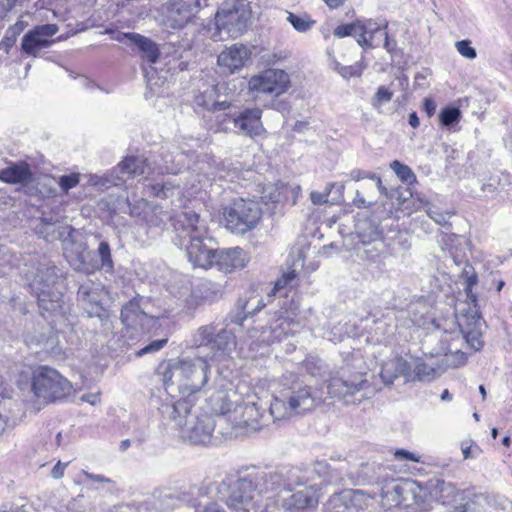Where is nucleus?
I'll return each mask as SVG.
<instances>
[{"label": "nucleus", "instance_id": "43", "mask_svg": "<svg viewBox=\"0 0 512 512\" xmlns=\"http://www.w3.org/2000/svg\"><path fill=\"white\" fill-rule=\"evenodd\" d=\"M414 373L419 381H431L437 376L436 368L420 360L415 364Z\"/></svg>", "mask_w": 512, "mask_h": 512}, {"label": "nucleus", "instance_id": "9", "mask_svg": "<svg viewBox=\"0 0 512 512\" xmlns=\"http://www.w3.org/2000/svg\"><path fill=\"white\" fill-rule=\"evenodd\" d=\"M327 389L332 397L342 399L346 405L360 404L375 394V389L362 373L345 377V372H343L342 376L329 380Z\"/></svg>", "mask_w": 512, "mask_h": 512}, {"label": "nucleus", "instance_id": "20", "mask_svg": "<svg viewBox=\"0 0 512 512\" xmlns=\"http://www.w3.org/2000/svg\"><path fill=\"white\" fill-rule=\"evenodd\" d=\"M249 260L248 253L241 247L216 249L213 267H216L225 274H229L246 267Z\"/></svg>", "mask_w": 512, "mask_h": 512}, {"label": "nucleus", "instance_id": "47", "mask_svg": "<svg viewBox=\"0 0 512 512\" xmlns=\"http://www.w3.org/2000/svg\"><path fill=\"white\" fill-rule=\"evenodd\" d=\"M459 495V490L452 483L443 482L440 486V496L443 504H449L456 501V497Z\"/></svg>", "mask_w": 512, "mask_h": 512}, {"label": "nucleus", "instance_id": "64", "mask_svg": "<svg viewBox=\"0 0 512 512\" xmlns=\"http://www.w3.org/2000/svg\"><path fill=\"white\" fill-rule=\"evenodd\" d=\"M423 108L427 115L431 117L436 111V103L430 98H425L423 101Z\"/></svg>", "mask_w": 512, "mask_h": 512}, {"label": "nucleus", "instance_id": "14", "mask_svg": "<svg viewBox=\"0 0 512 512\" xmlns=\"http://www.w3.org/2000/svg\"><path fill=\"white\" fill-rule=\"evenodd\" d=\"M59 28L56 24H42L30 29L21 40L22 51L32 57H39L41 51L50 48Z\"/></svg>", "mask_w": 512, "mask_h": 512}, {"label": "nucleus", "instance_id": "61", "mask_svg": "<svg viewBox=\"0 0 512 512\" xmlns=\"http://www.w3.org/2000/svg\"><path fill=\"white\" fill-rule=\"evenodd\" d=\"M395 457L400 460H408L412 462H419V457L415 456L413 453L407 450H397L395 452Z\"/></svg>", "mask_w": 512, "mask_h": 512}, {"label": "nucleus", "instance_id": "23", "mask_svg": "<svg viewBox=\"0 0 512 512\" xmlns=\"http://www.w3.org/2000/svg\"><path fill=\"white\" fill-rule=\"evenodd\" d=\"M329 470V465L325 462H317L314 469L292 467L289 469L281 470L283 477V489L292 491L294 488L306 485L313 479L312 474H326Z\"/></svg>", "mask_w": 512, "mask_h": 512}, {"label": "nucleus", "instance_id": "38", "mask_svg": "<svg viewBox=\"0 0 512 512\" xmlns=\"http://www.w3.org/2000/svg\"><path fill=\"white\" fill-rule=\"evenodd\" d=\"M183 159L184 154L183 153H176L174 154H166L163 156V165L159 167L161 173H171V174H177L180 172L182 166H183Z\"/></svg>", "mask_w": 512, "mask_h": 512}, {"label": "nucleus", "instance_id": "15", "mask_svg": "<svg viewBox=\"0 0 512 512\" xmlns=\"http://www.w3.org/2000/svg\"><path fill=\"white\" fill-rule=\"evenodd\" d=\"M289 87L290 77L280 69H267L249 81L250 90L275 96L285 93Z\"/></svg>", "mask_w": 512, "mask_h": 512}, {"label": "nucleus", "instance_id": "50", "mask_svg": "<svg viewBox=\"0 0 512 512\" xmlns=\"http://www.w3.org/2000/svg\"><path fill=\"white\" fill-rule=\"evenodd\" d=\"M334 35L338 38H343L347 36H354L358 37V28H357V21L349 24H342L337 26L334 29Z\"/></svg>", "mask_w": 512, "mask_h": 512}, {"label": "nucleus", "instance_id": "30", "mask_svg": "<svg viewBox=\"0 0 512 512\" xmlns=\"http://www.w3.org/2000/svg\"><path fill=\"white\" fill-rule=\"evenodd\" d=\"M124 37L133 43L142 53V57L151 64L158 63L161 56L158 45L150 38L138 33H125Z\"/></svg>", "mask_w": 512, "mask_h": 512}, {"label": "nucleus", "instance_id": "24", "mask_svg": "<svg viewBox=\"0 0 512 512\" xmlns=\"http://www.w3.org/2000/svg\"><path fill=\"white\" fill-rule=\"evenodd\" d=\"M260 409L256 402H241L239 406H235L234 408L232 424L237 427L261 428L265 425V421H261L265 415Z\"/></svg>", "mask_w": 512, "mask_h": 512}, {"label": "nucleus", "instance_id": "35", "mask_svg": "<svg viewBox=\"0 0 512 512\" xmlns=\"http://www.w3.org/2000/svg\"><path fill=\"white\" fill-rule=\"evenodd\" d=\"M28 23L19 19L14 25L10 26L0 42V50L8 53L16 42L17 37L27 27Z\"/></svg>", "mask_w": 512, "mask_h": 512}, {"label": "nucleus", "instance_id": "3", "mask_svg": "<svg viewBox=\"0 0 512 512\" xmlns=\"http://www.w3.org/2000/svg\"><path fill=\"white\" fill-rule=\"evenodd\" d=\"M195 403L192 398H179L164 403L160 412L179 431L181 438L194 445H207L212 439L215 421L207 413H197Z\"/></svg>", "mask_w": 512, "mask_h": 512}, {"label": "nucleus", "instance_id": "45", "mask_svg": "<svg viewBox=\"0 0 512 512\" xmlns=\"http://www.w3.org/2000/svg\"><path fill=\"white\" fill-rule=\"evenodd\" d=\"M304 367L311 376H323L326 372L324 362L314 356H309L304 360Z\"/></svg>", "mask_w": 512, "mask_h": 512}, {"label": "nucleus", "instance_id": "57", "mask_svg": "<svg viewBox=\"0 0 512 512\" xmlns=\"http://www.w3.org/2000/svg\"><path fill=\"white\" fill-rule=\"evenodd\" d=\"M167 339L154 340L150 344L146 345L142 349L136 352L137 356H143L145 354L155 353L162 349L167 343Z\"/></svg>", "mask_w": 512, "mask_h": 512}, {"label": "nucleus", "instance_id": "42", "mask_svg": "<svg viewBox=\"0 0 512 512\" xmlns=\"http://www.w3.org/2000/svg\"><path fill=\"white\" fill-rule=\"evenodd\" d=\"M440 122L445 127H452L461 119V111L457 107H445L439 114Z\"/></svg>", "mask_w": 512, "mask_h": 512}, {"label": "nucleus", "instance_id": "11", "mask_svg": "<svg viewBox=\"0 0 512 512\" xmlns=\"http://www.w3.org/2000/svg\"><path fill=\"white\" fill-rule=\"evenodd\" d=\"M225 226L236 234L254 230L262 218L259 204L253 200L237 199L224 210Z\"/></svg>", "mask_w": 512, "mask_h": 512}, {"label": "nucleus", "instance_id": "52", "mask_svg": "<svg viewBox=\"0 0 512 512\" xmlns=\"http://www.w3.org/2000/svg\"><path fill=\"white\" fill-rule=\"evenodd\" d=\"M238 307L241 308V313H238L234 318L232 319L233 322L237 324H242V321L250 314L254 313L256 310L260 308L258 305L256 308L250 307V301H238Z\"/></svg>", "mask_w": 512, "mask_h": 512}, {"label": "nucleus", "instance_id": "46", "mask_svg": "<svg viewBox=\"0 0 512 512\" xmlns=\"http://www.w3.org/2000/svg\"><path fill=\"white\" fill-rule=\"evenodd\" d=\"M390 167L403 182L411 183L415 179L413 171L407 165H404L397 160L393 161Z\"/></svg>", "mask_w": 512, "mask_h": 512}, {"label": "nucleus", "instance_id": "40", "mask_svg": "<svg viewBox=\"0 0 512 512\" xmlns=\"http://www.w3.org/2000/svg\"><path fill=\"white\" fill-rule=\"evenodd\" d=\"M350 177L354 181H360L362 179H370L373 181L371 183L372 190H379V192L383 195L388 194V190L386 187L383 186L381 178L374 173L365 172L363 170L356 169V170H352L350 172Z\"/></svg>", "mask_w": 512, "mask_h": 512}, {"label": "nucleus", "instance_id": "56", "mask_svg": "<svg viewBox=\"0 0 512 512\" xmlns=\"http://www.w3.org/2000/svg\"><path fill=\"white\" fill-rule=\"evenodd\" d=\"M393 92L390 91L385 86H380L377 89V92L375 93V96L373 98V105H381L383 103H387L392 99Z\"/></svg>", "mask_w": 512, "mask_h": 512}, {"label": "nucleus", "instance_id": "36", "mask_svg": "<svg viewBox=\"0 0 512 512\" xmlns=\"http://www.w3.org/2000/svg\"><path fill=\"white\" fill-rule=\"evenodd\" d=\"M75 270L85 274H92L97 270H101L98 261L93 259L92 253H81L78 255L76 263H71Z\"/></svg>", "mask_w": 512, "mask_h": 512}, {"label": "nucleus", "instance_id": "44", "mask_svg": "<svg viewBox=\"0 0 512 512\" xmlns=\"http://www.w3.org/2000/svg\"><path fill=\"white\" fill-rule=\"evenodd\" d=\"M150 194H153L160 198H167L173 195L174 190L177 188L170 182H161L155 184H148L145 186Z\"/></svg>", "mask_w": 512, "mask_h": 512}, {"label": "nucleus", "instance_id": "53", "mask_svg": "<svg viewBox=\"0 0 512 512\" xmlns=\"http://www.w3.org/2000/svg\"><path fill=\"white\" fill-rule=\"evenodd\" d=\"M427 214L438 225H449V219L451 216L449 212H443L438 210L437 208H429Z\"/></svg>", "mask_w": 512, "mask_h": 512}, {"label": "nucleus", "instance_id": "59", "mask_svg": "<svg viewBox=\"0 0 512 512\" xmlns=\"http://www.w3.org/2000/svg\"><path fill=\"white\" fill-rule=\"evenodd\" d=\"M329 186L333 187L334 184H330ZM330 189L331 188H329L325 193H321V192H317V191H312L310 193V199H311L312 203L314 205H322L324 203H327L328 202V196H329V193H330Z\"/></svg>", "mask_w": 512, "mask_h": 512}, {"label": "nucleus", "instance_id": "26", "mask_svg": "<svg viewBox=\"0 0 512 512\" xmlns=\"http://www.w3.org/2000/svg\"><path fill=\"white\" fill-rule=\"evenodd\" d=\"M72 228L54 217H42L35 226L34 231L47 242L62 239L66 234L70 235Z\"/></svg>", "mask_w": 512, "mask_h": 512}, {"label": "nucleus", "instance_id": "29", "mask_svg": "<svg viewBox=\"0 0 512 512\" xmlns=\"http://www.w3.org/2000/svg\"><path fill=\"white\" fill-rule=\"evenodd\" d=\"M159 63L163 65L161 71L165 70L166 73L171 75L184 71L187 68V62L183 60L182 46H176L173 43H167L163 47V51L159 58Z\"/></svg>", "mask_w": 512, "mask_h": 512}, {"label": "nucleus", "instance_id": "18", "mask_svg": "<svg viewBox=\"0 0 512 512\" xmlns=\"http://www.w3.org/2000/svg\"><path fill=\"white\" fill-rule=\"evenodd\" d=\"M102 294L103 287L100 283L87 280L80 285L77 297L90 317L97 316L102 322H108L109 318L101 304Z\"/></svg>", "mask_w": 512, "mask_h": 512}, {"label": "nucleus", "instance_id": "41", "mask_svg": "<svg viewBox=\"0 0 512 512\" xmlns=\"http://www.w3.org/2000/svg\"><path fill=\"white\" fill-rule=\"evenodd\" d=\"M296 281H297V273L295 270H291L287 273H284L281 277H279L276 280L271 293H269V296H271L272 294L273 295H276V294L286 295L287 288L293 287L296 284Z\"/></svg>", "mask_w": 512, "mask_h": 512}, {"label": "nucleus", "instance_id": "37", "mask_svg": "<svg viewBox=\"0 0 512 512\" xmlns=\"http://www.w3.org/2000/svg\"><path fill=\"white\" fill-rule=\"evenodd\" d=\"M96 252L99 256V260L97 261L100 269L107 273H112L114 271V263L109 243L107 241H101Z\"/></svg>", "mask_w": 512, "mask_h": 512}, {"label": "nucleus", "instance_id": "33", "mask_svg": "<svg viewBox=\"0 0 512 512\" xmlns=\"http://www.w3.org/2000/svg\"><path fill=\"white\" fill-rule=\"evenodd\" d=\"M33 174L25 162L15 163L0 171V180L9 184H26L32 180Z\"/></svg>", "mask_w": 512, "mask_h": 512}, {"label": "nucleus", "instance_id": "10", "mask_svg": "<svg viewBox=\"0 0 512 512\" xmlns=\"http://www.w3.org/2000/svg\"><path fill=\"white\" fill-rule=\"evenodd\" d=\"M72 385L56 369L40 366L32 379V391L44 402L61 400L71 393Z\"/></svg>", "mask_w": 512, "mask_h": 512}, {"label": "nucleus", "instance_id": "32", "mask_svg": "<svg viewBox=\"0 0 512 512\" xmlns=\"http://www.w3.org/2000/svg\"><path fill=\"white\" fill-rule=\"evenodd\" d=\"M121 321L127 327H142L145 321L152 320L140 308L139 300L134 298L126 303L121 310Z\"/></svg>", "mask_w": 512, "mask_h": 512}, {"label": "nucleus", "instance_id": "22", "mask_svg": "<svg viewBox=\"0 0 512 512\" xmlns=\"http://www.w3.org/2000/svg\"><path fill=\"white\" fill-rule=\"evenodd\" d=\"M388 22H377L373 19L357 20V43L364 49L378 47L381 43L382 33H385Z\"/></svg>", "mask_w": 512, "mask_h": 512}, {"label": "nucleus", "instance_id": "34", "mask_svg": "<svg viewBox=\"0 0 512 512\" xmlns=\"http://www.w3.org/2000/svg\"><path fill=\"white\" fill-rule=\"evenodd\" d=\"M239 397L236 394H233L231 397L226 393H218L214 398V406L213 409L216 413L226 416L228 421L232 423V415L235 406L240 405Z\"/></svg>", "mask_w": 512, "mask_h": 512}, {"label": "nucleus", "instance_id": "63", "mask_svg": "<svg viewBox=\"0 0 512 512\" xmlns=\"http://www.w3.org/2000/svg\"><path fill=\"white\" fill-rule=\"evenodd\" d=\"M67 465V463H62L61 461H58L57 464L52 469V477L55 479H60L63 476L64 470L67 467Z\"/></svg>", "mask_w": 512, "mask_h": 512}, {"label": "nucleus", "instance_id": "55", "mask_svg": "<svg viewBox=\"0 0 512 512\" xmlns=\"http://www.w3.org/2000/svg\"><path fill=\"white\" fill-rule=\"evenodd\" d=\"M398 376H407L410 373L411 366L407 360L402 357H395L390 360Z\"/></svg>", "mask_w": 512, "mask_h": 512}, {"label": "nucleus", "instance_id": "49", "mask_svg": "<svg viewBox=\"0 0 512 512\" xmlns=\"http://www.w3.org/2000/svg\"><path fill=\"white\" fill-rule=\"evenodd\" d=\"M80 182L79 173H71L69 175H62L58 179V185L61 190L67 193L70 189L76 187Z\"/></svg>", "mask_w": 512, "mask_h": 512}, {"label": "nucleus", "instance_id": "58", "mask_svg": "<svg viewBox=\"0 0 512 512\" xmlns=\"http://www.w3.org/2000/svg\"><path fill=\"white\" fill-rule=\"evenodd\" d=\"M376 203V200L375 199H369L367 200L362 192L360 190H357L356 191V196L355 198L353 199V204L357 207V208H370L372 207L374 204Z\"/></svg>", "mask_w": 512, "mask_h": 512}, {"label": "nucleus", "instance_id": "62", "mask_svg": "<svg viewBox=\"0 0 512 512\" xmlns=\"http://www.w3.org/2000/svg\"><path fill=\"white\" fill-rule=\"evenodd\" d=\"M348 333L349 332L347 329L345 331H343L342 328L338 329L337 327H335L333 330H331L328 333V339L331 341H341L343 338V335L348 334Z\"/></svg>", "mask_w": 512, "mask_h": 512}, {"label": "nucleus", "instance_id": "1", "mask_svg": "<svg viewBox=\"0 0 512 512\" xmlns=\"http://www.w3.org/2000/svg\"><path fill=\"white\" fill-rule=\"evenodd\" d=\"M230 488L226 505L232 512H279L278 493L283 489L280 471H253L233 482H222Z\"/></svg>", "mask_w": 512, "mask_h": 512}, {"label": "nucleus", "instance_id": "31", "mask_svg": "<svg viewBox=\"0 0 512 512\" xmlns=\"http://www.w3.org/2000/svg\"><path fill=\"white\" fill-rule=\"evenodd\" d=\"M325 512H359L356 493L351 490L334 494L326 504Z\"/></svg>", "mask_w": 512, "mask_h": 512}, {"label": "nucleus", "instance_id": "13", "mask_svg": "<svg viewBox=\"0 0 512 512\" xmlns=\"http://www.w3.org/2000/svg\"><path fill=\"white\" fill-rule=\"evenodd\" d=\"M201 8V0H169L164 6L163 25L173 30L183 29Z\"/></svg>", "mask_w": 512, "mask_h": 512}, {"label": "nucleus", "instance_id": "7", "mask_svg": "<svg viewBox=\"0 0 512 512\" xmlns=\"http://www.w3.org/2000/svg\"><path fill=\"white\" fill-rule=\"evenodd\" d=\"M251 17V7L247 0L225 2L215 15L216 34L219 40L239 37L246 29Z\"/></svg>", "mask_w": 512, "mask_h": 512}, {"label": "nucleus", "instance_id": "25", "mask_svg": "<svg viewBox=\"0 0 512 512\" xmlns=\"http://www.w3.org/2000/svg\"><path fill=\"white\" fill-rule=\"evenodd\" d=\"M249 57L250 51L246 46L234 44L218 55L217 63L225 72L231 74L242 68Z\"/></svg>", "mask_w": 512, "mask_h": 512}, {"label": "nucleus", "instance_id": "51", "mask_svg": "<svg viewBox=\"0 0 512 512\" xmlns=\"http://www.w3.org/2000/svg\"><path fill=\"white\" fill-rule=\"evenodd\" d=\"M455 47L458 53L468 59H475L477 56V52L475 48L471 46V42L469 40H461L455 43Z\"/></svg>", "mask_w": 512, "mask_h": 512}, {"label": "nucleus", "instance_id": "5", "mask_svg": "<svg viewBox=\"0 0 512 512\" xmlns=\"http://www.w3.org/2000/svg\"><path fill=\"white\" fill-rule=\"evenodd\" d=\"M210 365L207 357L175 358L163 361L157 367V375L168 391L176 386L181 398H192L197 401V393L208 381Z\"/></svg>", "mask_w": 512, "mask_h": 512}, {"label": "nucleus", "instance_id": "21", "mask_svg": "<svg viewBox=\"0 0 512 512\" xmlns=\"http://www.w3.org/2000/svg\"><path fill=\"white\" fill-rule=\"evenodd\" d=\"M319 490L317 484L306 486L296 491L287 498H282L279 512H293L295 510L316 507L319 502Z\"/></svg>", "mask_w": 512, "mask_h": 512}, {"label": "nucleus", "instance_id": "4", "mask_svg": "<svg viewBox=\"0 0 512 512\" xmlns=\"http://www.w3.org/2000/svg\"><path fill=\"white\" fill-rule=\"evenodd\" d=\"M60 276V269L50 260H44L38 264L36 273L29 283L42 316L52 318L50 324L56 331L62 330V327L67 325L66 321H69V306L64 302L63 294L55 289Z\"/></svg>", "mask_w": 512, "mask_h": 512}, {"label": "nucleus", "instance_id": "17", "mask_svg": "<svg viewBox=\"0 0 512 512\" xmlns=\"http://www.w3.org/2000/svg\"><path fill=\"white\" fill-rule=\"evenodd\" d=\"M459 329L470 348L479 351L483 347V321L475 308L461 310L457 315Z\"/></svg>", "mask_w": 512, "mask_h": 512}, {"label": "nucleus", "instance_id": "16", "mask_svg": "<svg viewBox=\"0 0 512 512\" xmlns=\"http://www.w3.org/2000/svg\"><path fill=\"white\" fill-rule=\"evenodd\" d=\"M150 173L151 168L146 159L130 156L126 157L111 171L108 175L107 182L111 185L118 186L126 179L130 178H139V181L148 179Z\"/></svg>", "mask_w": 512, "mask_h": 512}, {"label": "nucleus", "instance_id": "2", "mask_svg": "<svg viewBox=\"0 0 512 512\" xmlns=\"http://www.w3.org/2000/svg\"><path fill=\"white\" fill-rule=\"evenodd\" d=\"M174 228L175 245L185 251L188 261L194 267L212 268L216 243L209 235L205 221L197 213L185 211L177 217Z\"/></svg>", "mask_w": 512, "mask_h": 512}, {"label": "nucleus", "instance_id": "54", "mask_svg": "<svg viewBox=\"0 0 512 512\" xmlns=\"http://www.w3.org/2000/svg\"><path fill=\"white\" fill-rule=\"evenodd\" d=\"M380 376L383 382L387 385L392 384L394 380L399 377L396 371L394 370L390 360L382 365Z\"/></svg>", "mask_w": 512, "mask_h": 512}, {"label": "nucleus", "instance_id": "28", "mask_svg": "<svg viewBox=\"0 0 512 512\" xmlns=\"http://www.w3.org/2000/svg\"><path fill=\"white\" fill-rule=\"evenodd\" d=\"M417 484L413 480L405 479L395 483L391 489L384 492V498L392 501L391 505L399 506L409 505V501H414L417 497Z\"/></svg>", "mask_w": 512, "mask_h": 512}, {"label": "nucleus", "instance_id": "8", "mask_svg": "<svg viewBox=\"0 0 512 512\" xmlns=\"http://www.w3.org/2000/svg\"><path fill=\"white\" fill-rule=\"evenodd\" d=\"M234 106L227 109L228 112L216 116L217 128L223 132H234L247 137L260 136L265 132L260 108H245L240 111L233 110Z\"/></svg>", "mask_w": 512, "mask_h": 512}, {"label": "nucleus", "instance_id": "12", "mask_svg": "<svg viewBox=\"0 0 512 512\" xmlns=\"http://www.w3.org/2000/svg\"><path fill=\"white\" fill-rule=\"evenodd\" d=\"M192 345L195 347H208L213 356L227 354L235 345L234 334L223 328L218 330L215 324L199 327L192 336Z\"/></svg>", "mask_w": 512, "mask_h": 512}, {"label": "nucleus", "instance_id": "19", "mask_svg": "<svg viewBox=\"0 0 512 512\" xmlns=\"http://www.w3.org/2000/svg\"><path fill=\"white\" fill-rule=\"evenodd\" d=\"M282 314L283 312H280V315L268 327H262L260 335H258L259 330L257 328L249 330V337L269 345L292 335L294 333L292 330L293 321L283 317Z\"/></svg>", "mask_w": 512, "mask_h": 512}, {"label": "nucleus", "instance_id": "27", "mask_svg": "<svg viewBox=\"0 0 512 512\" xmlns=\"http://www.w3.org/2000/svg\"><path fill=\"white\" fill-rule=\"evenodd\" d=\"M196 109L223 113L232 107L231 102L218 101L217 86H206L204 90L199 91L194 97Z\"/></svg>", "mask_w": 512, "mask_h": 512}, {"label": "nucleus", "instance_id": "48", "mask_svg": "<svg viewBox=\"0 0 512 512\" xmlns=\"http://www.w3.org/2000/svg\"><path fill=\"white\" fill-rule=\"evenodd\" d=\"M336 69L343 78L359 77L361 76L364 66L360 62H356L353 65L343 66L341 64L336 65Z\"/></svg>", "mask_w": 512, "mask_h": 512}, {"label": "nucleus", "instance_id": "6", "mask_svg": "<svg viewBox=\"0 0 512 512\" xmlns=\"http://www.w3.org/2000/svg\"><path fill=\"white\" fill-rule=\"evenodd\" d=\"M322 402V397L313 388L293 374L283 375L281 388L276 391L269 406L273 421L289 418L311 411Z\"/></svg>", "mask_w": 512, "mask_h": 512}, {"label": "nucleus", "instance_id": "39", "mask_svg": "<svg viewBox=\"0 0 512 512\" xmlns=\"http://www.w3.org/2000/svg\"><path fill=\"white\" fill-rule=\"evenodd\" d=\"M287 18L286 20L292 25V27L300 33H305L312 29L314 24L316 23L315 20L311 19V17L308 14L304 15H296L292 12L287 11Z\"/></svg>", "mask_w": 512, "mask_h": 512}, {"label": "nucleus", "instance_id": "60", "mask_svg": "<svg viewBox=\"0 0 512 512\" xmlns=\"http://www.w3.org/2000/svg\"><path fill=\"white\" fill-rule=\"evenodd\" d=\"M82 474L83 476L85 477L86 480H89V481H92V482H97V483H112V480L108 477H105L104 475H100V474H93V473H90L88 471H82Z\"/></svg>", "mask_w": 512, "mask_h": 512}]
</instances>
